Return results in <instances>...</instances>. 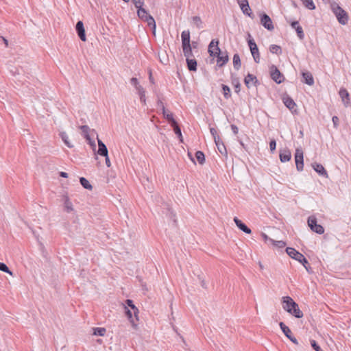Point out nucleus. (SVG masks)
I'll return each mask as SVG.
<instances>
[{"mask_svg": "<svg viewBox=\"0 0 351 351\" xmlns=\"http://www.w3.org/2000/svg\"><path fill=\"white\" fill-rule=\"evenodd\" d=\"M80 182L86 189L91 190L93 189V186L90 184L89 181L84 177L80 178Z\"/></svg>", "mask_w": 351, "mask_h": 351, "instance_id": "37", "label": "nucleus"}, {"mask_svg": "<svg viewBox=\"0 0 351 351\" xmlns=\"http://www.w3.org/2000/svg\"><path fill=\"white\" fill-rule=\"evenodd\" d=\"M215 143L216 144V146L217 147L218 151L221 154H227L226 148L223 141L219 138V136H217V140L215 141Z\"/></svg>", "mask_w": 351, "mask_h": 351, "instance_id": "26", "label": "nucleus"}, {"mask_svg": "<svg viewBox=\"0 0 351 351\" xmlns=\"http://www.w3.org/2000/svg\"><path fill=\"white\" fill-rule=\"evenodd\" d=\"M219 40L217 39H213L208 45V51L210 56H215V51H217V47H219Z\"/></svg>", "mask_w": 351, "mask_h": 351, "instance_id": "23", "label": "nucleus"}, {"mask_svg": "<svg viewBox=\"0 0 351 351\" xmlns=\"http://www.w3.org/2000/svg\"><path fill=\"white\" fill-rule=\"evenodd\" d=\"M286 252L291 258L300 263L308 273L312 272V268L310 266L308 260L302 253L296 250L295 248L290 247H287L286 248Z\"/></svg>", "mask_w": 351, "mask_h": 351, "instance_id": "2", "label": "nucleus"}, {"mask_svg": "<svg viewBox=\"0 0 351 351\" xmlns=\"http://www.w3.org/2000/svg\"><path fill=\"white\" fill-rule=\"evenodd\" d=\"M282 308L285 311L296 318H302L303 313L300 311L298 304L289 296L282 298Z\"/></svg>", "mask_w": 351, "mask_h": 351, "instance_id": "1", "label": "nucleus"}, {"mask_svg": "<svg viewBox=\"0 0 351 351\" xmlns=\"http://www.w3.org/2000/svg\"><path fill=\"white\" fill-rule=\"evenodd\" d=\"M307 223L308 227L313 232L319 234H322L324 232V227L317 223V218L314 215L308 217Z\"/></svg>", "mask_w": 351, "mask_h": 351, "instance_id": "5", "label": "nucleus"}, {"mask_svg": "<svg viewBox=\"0 0 351 351\" xmlns=\"http://www.w3.org/2000/svg\"><path fill=\"white\" fill-rule=\"evenodd\" d=\"M270 75L271 79L277 84H280L285 80L283 74L275 65H271L270 67Z\"/></svg>", "mask_w": 351, "mask_h": 351, "instance_id": "8", "label": "nucleus"}, {"mask_svg": "<svg viewBox=\"0 0 351 351\" xmlns=\"http://www.w3.org/2000/svg\"><path fill=\"white\" fill-rule=\"evenodd\" d=\"M130 84L134 86L135 87V88L136 89L138 86H140L139 83H138V80L136 77H132L130 79Z\"/></svg>", "mask_w": 351, "mask_h": 351, "instance_id": "48", "label": "nucleus"}, {"mask_svg": "<svg viewBox=\"0 0 351 351\" xmlns=\"http://www.w3.org/2000/svg\"><path fill=\"white\" fill-rule=\"evenodd\" d=\"M125 308V314L127 316L129 321L131 322L133 328H136L137 326V324L135 323L133 317H132V312L131 310H130L127 306H124Z\"/></svg>", "mask_w": 351, "mask_h": 351, "instance_id": "32", "label": "nucleus"}, {"mask_svg": "<svg viewBox=\"0 0 351 351\" xmlns=\"http://www.w3.org/2000/svg\"><path fill=\"white\" fill-rule=\"evenodd\" d=\"M231 83L234 88L236 93H239L241 90V84L238 77L234 74H231Z\"/></svg>", "mask_w": 351, "mask_h": 351, "instance_id": "25", "label": "nucleus"}, {"mask_svg": "<svg viewBox=\"0 0 351 351\" xmlns=\"http://www.w3.org/2000/svg\"><path fill=\"white\" fill-rule=\"evenodd\" d=\"M137 15L141 20L147 22L148 25L152 29L153 34H155L156 25L154 17L144 8L137 10Z\"/></svg>", "mask_w": 351, "mask_h": 351, "instance_id": "4", "label": "nucleus"}, {"mask_svg": "<svg viewBox=\"0 0 351 351\" xmlns=\"http://www.w3.org/2000/svg\"><path fill=\"white\" fill-rule=\"evenodd\" d=\"M339 95L346 107L351 106V101L350 99V94L345 88H341L339 91Z\"/></svg>", "mask_w": 351, "mask_h": 351, "instance_id": "13", "label": "nucleus"}, {"mask_svg": "<svg viewBox=\"0 0 351 351\" xmlns=\"http://www.w3.org/2000/svg\"><path fill=\"white\" fill-rule=\"evenodd\" d=\"M234 221L235 224L237 225V228L241 230V231L244 232L246 234H250L251 233V229L247 227L245 223H244L241 220H240L238 217H234Z\"/></svg>", "mask_w": 351, "mask_h": 351, "instance_id": "20", "label": "nucleus"}, {"mask_svg": "<svg viewBox=\"0 0 351 351\" xmlns=\"http://www.w3.org/2000/svg\"><path fill=\"white\" fill-rule=\"evenodd\" d=\"M98 143V150L97 154L100 156H106L108 154L106 145L103 143L101 140L97 138Z\"/></svg>", "mask_w": 351, "mask_h": 351, "instance_id": "24", "label": "nucleus"}, {"mask_svg": "<svg viewBox=\"0 0 351 351\" xmlns=\"http://www.w3.org/2000/svg\"><path fill=\"white\" fill-rule=\"evenodd\" d=\"M75 30L77 34V36L80 38L82 41H86V33H85V29L84 27V23L82 21H78L75 25Z\"/></svg>", "mask_w": 351, "mask_h": 351, "instance_id": "15", "label": "nucleus"}, {"mask_svg": "<svg viewBox=\"0 0 351 351\" xmlns=\"http://www.w3.org/2000/svg\"><path fill=\"white\" fill-rule=\"evenodd\" d=\"M302 76L303 78L302 82L309 86L314 84V78L312 73L308 71H302Z\"/></svg>", "mask_w": 351, "mask_h": 351, "instance_id": "21", "label": "nucleus"}, {"mask_svg": "<svg viewBox=\"0 0 351 351\" xmlns=\"http://www.w3.org/2000/svg\"><path fill=\"white\" fill-rule=\"evenodd\" d=\"M269 51L275 54H280L282 53L281 47L277 45H271L269 47Z\"/></svg>", "mask_w": 351, "mask_h": 351, "instance_id": "40", "label": "nucleus"}, {"mask_svg": "<svg viewBox=\"0 0 351 351\" xmlns=\"http://www.w3.org/2000/svg\"><path fill=\"white\" fill-rule=\"evenodd\" d=\"M261 24L267 30L272 31L274 29L272 21L269 16L265 12L259 14Z\"/></svg>", "mask_w": 351, "mask_h": 351, "instance_id": "9", "label": "nucleus"}, {"mask_svg": "<svg viewBox=\"0 0 351 351\" xmlns=\"http://www.w3.org/2000/svg\"><path fill=\"white\" fill-rule=\"evenodd\" d=\"M210 134L211 135L213 136V138H214V141L217 140V130L213 128H210Z\"/></svg>", "mask_w": 351, "mask_h": 351, "instance_id": "52", "label": "nucleus"}, {"mask_svg": "<svg viewBox=\"0 0 351 351\" xmlns=\"http://www.w3.org/2000/svg\"><path fill=\"white\" fill-rule=\"evenodd\" d=\"M60 176L66 178H68V173L64 171H61L60 172Z\"/></svg>", "mask_w": 351, "mask_h": 351, "instance_id": "57", "label": "nucleus"}, {"mask_svg": "<svg viewBox=\"0 0 351 351\" xmlns=\"http://www.w3.org/2000/svg\"><path fill=\"white\" fill-rule=\"evenodd\" d=\"M105 157V160H106V164L107 165V167H110V159H109V157H108V154L106 156H104Z\"/></svg>", "mask_w": 351, "mask_h": 351, "instance_id": "56", "label": "nucleus"}, {"mask_svg": "<svg viewBox=\"0 0 351 351\" xmlns=\"http://www.w3.org/2000/svg\"><path fill=\"white\" fill-rule=\"evenodd\" d=\"M311 166L319 176H324L325 178L328 177V174L326 170L322 164L313 162L311 164Z\"/></svg>", "mask_w": 351, "mask_h": 351, "instance_id": "18", "label": "nucleus"}, {"mask_svg": "<svg viewBox=\"0 0 351 351\" xmlns=\"http://www.w3.org/2000/svg\"><path fill=\"white\" fill-rule=\"evenodd\" d=\"M269 148L271 152L276 150V142L274 139H272L269 142Z\"/></svg>", "mask_w": 351, "mask_h": 351, "instance_id": "49", "label": "nucleus"}, {"mask_svg": "<svg viewBox=\"0 0 351 351\" xmlns=\"http://www.w3.org/2000/svg\"><path fill=\"white\" fill-rule=\"evenodd\" d=\"M250 51L255 62L258 63L260 62V54L258 52V47H254L252 49H250Z\"/></svg>", "mask_w": 351, "mask_h": 351, "instance_id": "36", "label": "nucleus"}, {"mask_svg": "<svg viewBox=\"0 0 351 351\" xmlns=\"http://www.w3.org/2000/svg\"><path fill=\"white\" fill-rule=\"evenodd\" d=\"M263 237L265 239V240H269L270 241V238L268 237V236L267 234H265V233H263Z\"/></svg>", "mask_w": 351, "mask_h": 351, "instance_id": "62", "label": "nucleus"}, {"mask_svg": "<svg viewBox=\"0 0 351 351\" xmlns=\"http://www.w3.org/2000/svg\"><path fill=\"white\" fill-rule=\"evenodd\" d=\"M231 130L234 134H237L239 132V128L236 125L232 124L231 125Z\"/></svg>", "mask_w": 351, "mask_h": 351, "instance_id": "55", "label": "nucleus"}, {"mask_svg": "<svg viewBox=\"0 0 351 351\" xmlns=\"http://www.w3.org/2000/svg\"><path fill=\"white\" fill-rule=\"evenodd\" d=\"M244 83L247 88H250L251 87L250 84L252 83L253 86L257 87L260 83L257 79V77L251 73H248L244 78Z\"/></svg>", "mask_w": 351, "mask_h": 351, "instance_id": "14", "label": "nucleus"}, {"mask_svg": "<svg viewBox=\"0 0 351 351\" xmlns=\"http://www.w3.org/2000/svg\"><path fill=\"white\" fill-rule=\"evenodd\" d=\"M64 207L67 213H70L73 210L72 202L70 201L69 197L65 196L64 197Z\"/></svg>", "mask_w": 351, "mask_h": 351, "instance_id": "38", "label": "nucleus"}, {"mask_svg": "<svg viewBox=\"0 0 351 351\" xmlns=\"http://www.w3.org/2000/svg\"><path fill=\"white\" fill-rule=\"evenodd\" d=\"M181 38H182V46L191 44L189 30L183 31L181 34Z\"/></svg>", "mask_w": 351, "mask_h": 351, "instance_id": "28", "label": "nucleus"}, {"mask_svg": "<svg viewBox=\"0 0 351 351\" xmlns=\"http://www.w3.org/2000/svg\"><path fill=\"white\" fill-rule=\"evenodd\" d=\"M221 88L223 94V97L225 99H228L231 97V90L228 86L226 84L221 85Z\"/></svg>", "mask_w": 351, "mask_h": 351, "instance_id": "35", "label": "nucleus"}, {"mask_svg": "<svg viewBox=\"0 0 351 351\" xmlns=\"http://www.w3.org/2000/svg\"><path fill=\"white\" fill-rule=\"evenodd\" d=\"M140 96V99H141V102H145V95H139Z\"/></svg>", "mask_w": 351, "mask_h": 351, "instance_id": "58", "label": "nucleus"}, {"mask_svg": "<svg viewBox=\"0 0 351 351\" xmlns=\"http://www.w3.org/2000/svg\"><path fill=\"white\" fill-rule=\"evenodd\" d=\"M201 285H202V287L206 288L205 282L204 280H202Z\"/></svg>", "mask_w": 351, "mask_h": 351, "instance_id": "63", "label": "nucleus"}, {"mask_svg": "<svg viewBox=\"0 0 351 351\" xmlns=\"http://www.w3.org/2000/svg\"><path fill=\"white\" fill-rule=\"evenodd\" d=\"M0 271L13 276V273L10 270L9 267L4 263L0 262Z\"/></svg>", "mask_w": 351, "mask_h": 351, "instance_id": "44", "label": "nucleus"}, {"mask_svg": "<svg viewBox=\"0 0 351 351\" xmlns=\"http://www.w3.org/2000/svg\"><path fill=\"white\" fill-rule=\"evenodd\" d=\"M304 5L311 10H313L315 9V5L313 1V0H301Z\"/></svg>", "mask_w": 351, "mask_h": 351, "instance_id": "42", "label": "nucleus"}, {"mask_svg": "<svg viewBox=\"0 0 351 351\" xmlns=\"http://www.w3.org/2000/svg\"><path fill=\"white\" fill-rule=\"evenodd\" d=\"M132 1L137 10L143 8L144 0H132Z\"/></svg>", "mask_w": 351, "mask_h": 351, "instance_id": "47", "label": "nucleus"}, {"mask_svg": "<svg viewBox=\"0 0 351 351\" xmlns=\"http://www.w3.org/2000/svg\"><path fill=\"white\" fill-rule=\"evenodd\" d=\"M80 128L82 132V135L84 137V138L88 141V143L90 145L93 150L95 151L96 145H95V141H93L90 138V134H89V132L90 131V128L88 125H81L80 127Z\"/></svg>", "mask_w": 351, "mask_h": 351, "instance_id": "10", "label": "nucleus"}, {"mask_svg": "<svg viewBox=\"0 0 351 351\" xmlns=\"http://www.w3.org/2000/svg\"><path fill=\"white\" fill-rule=\"evenodd\" d=\"M330 9L340 24H347L349 19L348 14L337 2L333 1L330 3Z\"/></svg>", "mask_w": 351, "mask_h": 351, "instance_id": "3", "label": "nucleus"}, {"mask_svg": "<svg viewBox=\"0 0 351 351\" xmlns=\"http://www.w3.org/2000/svg\"><path fill=\"white\" fill-rule=\"evenodd\" d=\"M237 1L244 14L248 16L252 19L254 17V15L252 12L247 0H237Z\"/></svg>", "mask_w": 351, "mask_h": 351, "instance_id": "11", "label": "nucleus"}, {"mask_svg": "<svg viewBox=\"0 0 351 351\" xmlns=\"http://www.w3.org/2000/svg\"><path fill=\"white\" fill-rule=\"evenodd\" d=\"M232 62H233V66H234V69L237 71L239 70L241 66V62L240 56L238 53L234 54Z\"/></svg>", "mask_w": 351, "mask_h": 351, "instance_id": "31", "label": "nucleus"}, {"mask_svg": "<svg viewBox=\"0 0 351 351\" xmlns=\"http://www.w3.org/2000/svg\"><path fill=\"white\" fill-rule=\"evenodd\" d=\"M290 25L292 28L295 29L298 38L300 40H303L304 38V33L302 27L300 25L299 22L298 21H291Z\"/></svg>", "mask_w": 351, "mask_h": 351, "instance_id": "16", "label": "nucleus"}, {"mask_svg": "<svg viewBox=\"0 0 351 351\" xmlns=\"http://www.w3.org/2000/svg\"><path fill=\"white\" fill-rule=\"evenodd\" d=\"M171 127L173 128V131L177 136L179 138L180 142H183V138L182 135V132L180 127L179 126L178 122L175 125H172Z\"/></svg>", "mask_w": 351, "mask_h": 351, "instance_id": "34", "label": "nucleus"}, {"mask_svg": "<svg viewBox=\"0 0 351 351\" xmlns=\"http://www.w3.org/2000/svg\"><path fill=\"white\" fill-rule=\"evenodd\" d=\"M164 117L168 121L169 123L171 125L176 124L177 121L173 117V114L171 112H167L166 109H165V112H162Z\"/></svg>", "mask_w": 351, "mask_h": 351, "instance_id": "29", "label": "nucleus"}, {"mask_svg": "<svg viewBox=\"0 0 351 351\" xmlns=\"http://www.w3.org/2000/svg\"><path fill=\"white\" fill-rule=\"evenodd\" d=\"M182 47L183 49L184 56L186 57V59L190 58V57L193 56L192 52V47L191 44L182 45Z\"/></svg>", "mask_w": 351, "mask_h": 351, "instance_id": "30", "label": "nucleus"}, {"mask_svg": "<svg viewBox=\"0 0 351 351\" xmlns=\"http://www.w3.org/2000/svg\"><path fill=\"white\" fill-rule=\"evenodd\" d=\"M279 158L280 162H286L289 161L291 158V151L288 148L280 149Z\"/></svg>", "mask_w": 351, "mask_h": 351, "instance_id": "17", "label": "nucleus"}, {"mask_svg": "<svg viewBox=\"0 0 351 351\" xmlns=\"http://www.w3.org/2000/svg\"><path fill=\"white\" fill-rule=\"evenodd\" d=\"M247 43H248V46L250 47V49H252L254 47H257L255 41L254 40V39H249L247 40Z\"/></svg>", "mask_w": 351, "mask_h": 351, "instance_id": "51", "label": "nucleus"}, {"mask_svg": "<svg viewBox=\"0 0 351 351\" xmlns=\"http://www.w3.org/2000/svg\"><path fill=\"white\" fill-rule=\"evenodd\" d=\"M169 210L170 211V214L172 215V216H171V218H173V221L176 222V219H175V217H176L175 214H173V212L171 211L170 209H169Z\"/></svg>", "mask_w": 351, "mask_h": 351, "instance_id": "59", "label": "nucleus"}, {"mask_svg": "<svg viewBox=\"0 0 351 351\" xmlns=\"http://www.w3.org/2000/svg\"><path fill=\"white\" fill-rule=\"evenodd\" d=\"M93 331V334L95 335L103 337L105 335L106 330L105 328L97 327L94 328Z\"/></svg>", "mask_w": 351, "mask_h": 351, "instance_id": "41", "label": "nucleus"}, {"mask_svg": "<svg viewBox=\"0 0 351 351\" xmlns=\"http://www.w3.org/2000/svg\"><path fill=\"white\" fill-rule=\"evenodd\" d=\"M213 57L217 58V65L219 67L223 66L229 60V57L227 51L222 53L219 47H217L215 51V56Z\"/></svg>", "mask_w": 351, "mask_h": 351, "instance_id": "6", "label": "nucleus"}, {"mask_svg": "<svg viewBox=\"0 0 351 351\" xmlns=\"http://www.w3.org/2000/svg\"><path fill=\"white\" fill-rule=\"evenodd\" d=\"M295 162L298 171L304 169V153L301 147L296 148L295 152Z\"/></svg>", "mask_w": 351, "mask_h": 351, "instance_id": "7", "label": "nucleus"}, {"mask_svg": "<svg viewBox=\"0 0 351 351\" xmlns=\"http://www.w3.org/2000/svg\"><path fill=\"white\" fill-rule=\"evenodd\" d=\"M282 101L287 108H289L292 112L293 110H294V111L296 112V110L295 109L296 104L291 97L287 95L283 97Z\"/></svg>", "mask_w": 351, "mask_h": 351, "instance_id": "19", "label": "nucleus"}, {"mask_svg": "<svg viewBox=\"0 0 351 351\" xmlns=\"http://www.w3.org/2000/svg\"><path fill=\"white\" fill-rule=\"evenodd\" d=\"M192 21L198 29H202L203 27L202 21L199 16H193Z\"/></svg>", "mask_w": 351, "mask_h": 351, "instance_id": "43", "label": "nucleus"}, {"mask_svg": "<svg viewBox=\"0 0 351 351\" xmlns=\"http://www.w3.org/2000/svg\"><path fill=\"white\" fill-rule=\"evenodd\" d=\"M279 326H280V329L282 330V332L284 333V335L291 341H292L295 345H298L299 344L298 341L297 340V339L292 335V332H291L290 328L287 326H286L284 322H280L279 323Z\"/></svg>", "mask_w": 351, "mask_h": 351, "instance_id": "12", "label": "nucleus"}, {"mask_svg": "<svg viewBox=\"0 0 351 351\" xmlns=\"http://www.w3.org/2000/svg\"><path fill=\"white\" fill-rule=\"evenodd\" d=\"M59 136L64 142V143L69 148H71L73 147V145L71 143V142L69 141V136L65 132H60L59 133Z\"/></svg>", "mask_w": 351, "mask_h": 351, "instance_id": "33", "label": "nucleus"}, {"mask_svg": "<svg viewBox=\"0 0 351 351\" xmlns=\"http://www.w3.org/2000/svg\"><path fill=\"white\" fill-rule=\"evenodd\" d=\"M270 241L272 242V243L279 248H283L286 245V243L283 241H274L273 239H270Z\"/></svg>", "mask_w": 351, "mask_h": 351, "instance_id": "45", "label": "nucleus"}, {"mask_svg": "<svg viewBox=\"0 0 351 351\" xmlns=\"http://www.w3.org/2000/svg\"><path fill=\"white\" fill-rule=\"evenodd\" d=\"M311 346V347L315 350V351H322V349L321 347L318 345L317 341L314 339L310 340Z\"/></svg>", "mask_w": 351, "mask_h": 351, "instance_id": "46", "label": "nucleus"}, {"mask_svg": "<svg viewBox=\"0 0 351 351\" xmlns=\"http://www.w3.org/2000/svg\"><path fill=\"white\" fill-rule=\"evenodd\" d=\"M332 121L334 127L337 128V126L339 125V119L338 117L333 116L332 118Z\"/></svg>", "mask_w": 351, "mask_h": 351, "instance_id": "50", "label": "nucleus"}, {"mask_svg": "<svg viewBox=\"0 0 351 351\" xmlns=\"http://www.w3.org/2000/svg\"><path fill=\"white\" fill-rule=\"evenodd\" d=\"M193 46V48H195L196 46H197V43L196 42H193L192 43V45H191V47Z\"/></svg>", "mask_w": 351, "mask_h": 351, "instance_id": "64", "label": "nucleus"}, {"mask_svg": "<svg viewBox=\"0 0 351 351\" xmlns=\"http://www.w3.org/2000/svg\"><path fill=\"white\" fill-rule=\"evenodd\" d=\"M136 90L138 91V93L139 95H145V89L141 85L139 86H138Z\"/></svg>", "mask_w": 351, "mask_h": 351, "instance_id": "53", "label": "nucleus"}, {"mask_svg": "<svg viewBox=\"0 0 351 351\" xmlns=\"http://www.w3.org/2000/svg\"><path fill=\"white\" fill-rule=\"evenodd\" d=\"M1 38L3 40L5 46L7 47L8 45V41L7 39H5L4 37L3 36H1Z\"/></svg>", "mask_w": 351, "mask_h": 351, "instance_id": "60", "label": "nucleus"}, {"mask_svg": "<svg viewBox=\"0 0 351 351\" xmlns=\"http://www.w3.org/2000/svg\"><path fill=\"white\" fill-rule=\"evenodd\" d=\"M149 81H150V82H151V83H152V84H154V78H153V77H152V73H149Z\"/></svg>", "mask_w": 351, "mask_h": 351, "instance_id": "61", "label": "nucleus"}, {"mask_svg": "<svg viewBox=\"0 0 351 351\" xmlns=\"http://www.w3.org/2000/svg\"><path fill=\"white\" fill-rule=\"evenodd\" d=\"M125 306H127L128 308H130L132 311H133V314L134 315V317L136 319V320H138V313H139V311L138 309V308L134 305V302L130 300V299H127L125 301Z\"/></svg>", "mask_w": 351, "mask_h": 351, "instance_id": "22", "label": "nucleus"}, {"mask_svg": "<svg viewBox=\"0 0 351 351\" xmlns=\"http://www.w3.org/2000/svg\"><path fill=\"white\" fill-rule=\"evenodd\" d=\"M157 107L161 108L162 112H165V107L163 104V102L160 99H158L157 101Z\"/></svg>", "mask_w": 351, "mask_h": 351, "instance_id": "54", "label": "nucleus"}, {"mask_svg": "<svg viewBox=\"0 0 351 351\" xmlns=\"http://www.w3.org/2000/svg\"><path fill=\"white\" fill-rule=\"evenodd\" d=\"M195 158L200 165H204L205 162V155L202 151H197L195 153Z\"/></svg>", "mask_w": 351, "mask_h": 351, "instance_id": "39", "label": "nucleus"}, {"mask_svg": "<svg viewBox=\"0 0 351 351\" xmlns=\"http://www.w3.org/2000/svg\"><path fill=\"white\" fill-rule=\"evenodd\" d=\"M186 64L187 68L190 71H197V60L195 59L186 58Z\"/></svg>", "mask_w": 351, "mask_h": 351, "instance_id": "27", "label": "nucleus"}]
</instances>
